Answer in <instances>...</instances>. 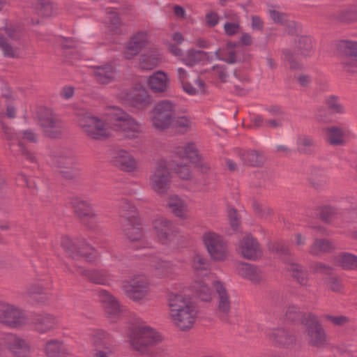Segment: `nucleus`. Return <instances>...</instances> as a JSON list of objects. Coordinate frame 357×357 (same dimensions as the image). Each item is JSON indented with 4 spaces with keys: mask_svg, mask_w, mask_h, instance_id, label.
I'll return each mask as SVG.
<instances>
[{
    "mask_svg": "<svg viewBox=\"0 0 357 357\" xmlns=\"http://www.w3.org/2000/svg\"><path fill=\"white\" fill-rule=\"evenodd\" d=\"M329 178L330 176L326 169L321 167H314L312 170L310 181L314 188L322 189L328 184Z\"/></svg>",
    "mask_w": 357,
    "mask_h": 357,
    "instance_id": "nucleus-35",
    "label": "nucleus"
},
{
    "mask_svg": "<svg viewBox=\"0 0 357 357\" xmlns=\"http://www.w3.org/2000/svg\"><path fill=\"white\" fill-rule=\"evenodd\" d=\"M312 41L307 36H301L298 40V50L301 54L307 56L312 50Z\"/></svg>",
    "mask_w": 357,
    "mask_h": 357,
    "instance_id": "nucleus-53",
    "label": "nucleus"
},
{
    "mask_svg": "<svg viewBox=\"0 0 357 357\" xmlns=\"http://www.w3.org/2000/svg\"><path fill=\"white\" fill-rule=\"evenodd\" d=\"M78 273L88 278L94 284L109 285L114 280V277L105 271L88 270L78 267Z\"/></svg>",
    "mask_w": 357,
    "mask_h": 357,
    "instance_id": "nucleus-30",
    "label": "nucleus"
},
{
    "mask_svg": "<svg viewBox=\"0 0 357 357\" xmlns=\"http://www.w3.org/2000/svg\"><path fill=\"white\" fill-rule=\"evenodd\" d=\"M316 149V142L313 137L307 135H300L296 139L297 151L303 155H312Z\"/></svg>",
    "mask_w": 357,
    "mask_h": 357,
    "instance_id": "nucleus-32",
    "label": "nucleus"
},
{
    "mask_svg": "<svg viewBox=\"0 0 357 357\" xmlns=\"http://www.w3.org/2000/svg\"><path fill=\"white\" fill-rule=\"evenodd\" d=\"M287 268L291 272L293 277L301 285H306L308 281L307 271L298 264L294 262H288Z\"/></svg>",
    "mask_w": 357,
    "mask_h": 357,
    "instance_id": "nucleus-43",
    "label": "nucleus"
},
{
    "mask_svg": "<svg viewBox=\"0 0 357 357\" xmlns=\"http://www.w3.org/2000/svg\"><path fill=\"white\" fill-rule=\"evenodd\" d=\"M335 262L345 270L357 269V256L347 252H343L335 258Z\"/></svg>",
    "mask_w": 357,
    "mask_h": 357,
    "instance_id": "nucleus-39",
    "label": "nucleus"
},
{
    "mask_svg": "<svg viewBox=\"0 0 357 357\" xmlns=\"http://www.w3.org/2000/svg\"><path fill=\"white\" fill-rule=\"evenodd\" d=\"M328 288L334 292H341L343 289L342 284L337 278H331L328 281Z\"/></svg>",
    "mask_w": 357,
    "mask_h": 357,
    "instance_id": "nucleus-64",
    "label": "nucleus"
},
{
    "mask_svg": "<svg viewBox=\"0 0 357 357\" xmlns=\"http://www.w3.org/2000/svg\"><path fill=\"white\" fill-rule=\"evenodd\" d=\"M174 126L180 131L185 132L190 129L192 125V121L187 116H178L173 121Z\"/></svg>",
    "mask_w": 357,
    "mask_h": 357,
    "instance_id": "nucleus-56",
    "label": "nucleus"
},
{
    "mask_svg": "<svg viewBox=\"0 0 357 357\" xmlns=\"http://www.w3.org/2000/svg\"><path fill=\"white\" fill-rule=\"evenodd\" d=\"M193 290L197 296L202 301L209 302L212 299L210 288L202 281H196L193 286Z\"/></svg>",
    "mask_w": 357,
    "mask_h": 357,
    "instance_id": "nucleus-47",
    "label": "nucleus"
},
{
    "mask_svg": "<svg viewBox=\"0 0 357 357\" xmlns=\"http://www.w3.org/2000/svg\"><path fill=\"white\" fill-rule=\"evenodd\" d=\"M213 75L219 79L222 82H226L229 78V73L224 66H215L212 68Z\"/></svg>",
    "mask_w": 357,
    "mask_h": 357,
    "instance_id": "nucleus-57",
    "label": "nucleus"
},
{
    "mask_svg": "<svg viewBox=\"0 0 357 357\" xmlns=\"http://www.w3.org/2000/svg\"><path fill=\"white\" fill-rule=\"evenodd\" d=\"M104 308L108 317L112 319L117 317L121 312L120 305L115 298L105 304Z\"/></svg>",
    "mask_w": 357,
    "mask_h": 357,
    "instance_id": "nucleus-54",
    "label": "nucleus"
},
{
    "mask_svg": "<svg viewBox=\"0 0 357 357\" xmlns=\"http://www.w3.org/2000/svg\"><path fill=\"white\" fill-rule=\"evenodd\" d=\"M162 340L161 335L153 328L145 324L133 327L129 334V343L132 349L142 354H148L149 348Z\"/></svg>",
    "mask_w": 357,
    "mask_h": 357,
    "instance_id": "nucleus-3",
    "label": "nucleus"
},
{
    "mask_svg": "<svg viewBox=\"0 0 357 357\" xmlns=\"http://www.w3.org/2000/svg\"><path fill=\"white\" fill-rule=\"evenodd\" d=\"M121 229L123 234L130 242L139 243L140 245L137 246V249L146 247L147 243L144 241V234L138 218H135V221H122Z\"/></svg>",
    "mask_w": 357,
    "mask_h": 357,
    "instance_id": "nucleus-19",
    "label": "nucleus"
},
{
    "mask_svg": "<svg viewBox=\"0 0 357 357\" xmlns=\"http://www.w3.org/2000/svg\"><path fill=\"white\" fill-rule=\"evenodd\" d=\"M192 266L195 271H206L208 268V260L199 255H195L192 259Z\"/></svg>",
    "mask_w": 357,
    "mask_h": 357,
    "instance_id": "nucleus-55",
    "label": "nucleus"
},
{
    "mask_svg": "<svg viewBox=\"0 0 357 357\" xmlns=\"http://www.w3.org/2000/svg\"><path fill=\"white\" fill-rule=\"evenodd\" d=\"M71 205L75 215L84 222L98 219V214L88 200L77 197L71 201Z\"/></svg>",
    "mask_w": 357,
    "mask_h": 357,
    "instance_id": "nucleus-21",
    "label": "nucleus"
},
{
    "mask_svg": "<svg viewBox=\"0 0 357 357\" xmlns=\"http://www.w3.org/2000/svg\"><path fill=\"white\" fill-rule=\"evenodd\" d=\"M45 354L48 357H62L67 354L63 342L58 340H50L46 342Z\"/></svg>",
    "mask_w": 357,
    "mask_h": 357,
    "instance_id": "nucleus-40",
    "label": "nucleus"
},
{
    "mask_svg": "<svg viewBox=\"0 0 357 357\" xmlns=\"http://www.w3.org/2000/svg\"><path fill=\"white\" fill-rule=\"evenodd\" d=\"M121 289L129 298L134 301H139L149 296L150 282L145 275H139L123 281Z\"/></svg>",
    "mask_w": 357,
    "mask_h": 357,
    "instance_id": "nucleus-11",
    "label": "nucleus"
},
{
    "mask_svg": "<svg viewBox=\"0 0 357 357\" xmlns=\"http://www.w3.org/2000/svg\"><path fill=\"white\" fill-rule=\"evenodd\" d=\"M266 335L268 340L278 347H288L296 342L295 336L284 328L269 329Z\"/></svg>",
    "mask_w": 357,
    "mask_h": 357,
    "instance_id": "nucleus-25",
    "label": "nucleus"
},
{
    "mask_svg": "<svg viewBox=\"0 0 357 357\" xmlns=\"http://www.w3.org/2000/svg\"><path fill=\"white\" fill-rule=\"evenodd\" d=\"M333 249V245L330 241L317 238L310 245L309 253L314 256H319Z\"/></svg>",
    "mask_w": 357,
    "mask_h": 357,
    "instance_id": "nucleus-41",
    "label": "nucleus"
},
{
    "mask_svg": "<svg viewBox=\"0 0 357 357\" xmlns=\"http://www.w3.org/2000/svg\"><path fill=\"white\" fill-rule=\"evenodd\" d=\"M1 129L4 138L9 142L8 145L12 152L21 154L31 162H36L34 154L25 149L23 142H37L38 135L36 133L30 129L24 130L20 133H15L12 128L3 123H1Z\"/></svg>",
    "mask_w": 357,
    "mask_h": 357,
    "instance_id": "nucleus-4",
    "label": "nucleus"
},
{
    "mask_svg": "<svg viewBox=\"0 0 357 357\" xmlns=\"http://www.w3.org/2000/svg\"><path fill=\"white\" fill-rule=\"evenodd\" d=\"M217 59L222 60L228 63H235L238 61L235 46L227 44V46L215 51Z\"/></svg>",
    "mask_w": 357,
    "mask_h": 357,
    "instance_id": "nucleus-42",
    "label": "nucleus"
},
{
    "mask_svg": "<svg viewBox=\"0 0 357 357\" xmlns=\"http://www.w3.org/2000/svg\"><path fill=\"white\" fill-rule=\"evenodd\" d=\"M36 9L39 15L50 17L56 12L57 8L52 0H38Z\"/></svg>",
    "mask_w": 357,
    "mask_h": 357,
    "instance_id": "nucleus-46",
    "label": "nucleus"
},
{
    "mask_svg": "<svg viewBox=\"0 0 357 357\" xmlns=\"http://www.w3.org/2000/svg\"><path fill=\"white\" fill-rule=\"evenodd\" d=\"M61 245L74 260L91 261L94 259L93 248L84 239H71L68 236H63Z\"/></svg>",
    "mask_w": 357,
    "mask_h": 357,
    "instance_id": "nucleus-8",
    "label": "nucleus"
},
{
    "mask_svg": "<svg viewBox=\"0 0 357 357\" xmlns=\"http://www.w3.org/2000/svg\"><path fill=\"white\" fill-rule=\"evenodd\" d=\"M122 221L134 220L138 218L135 206L127 199H122L119 204Z\"/></svg>",
    "mask_w": 357,
    "mask_h": 357,
    "instance_id": "nucleus-38",
    "label": "nucleus"
},
{
    "mask_svg": "<svg viewBox=\"0 0 357 357\" xmlns=\"http://www.w3.org/2000/svg\"><path fill=\"white\" fill-rule=\"evenodd\" d=\"M167 206L172 213L181 220L189 218V209L186 202L176 195L169 197Z\"/></svg>",
    "mask_w": 357,
    "mask_h": 357,
    "instance_id": "nucleus-31",
    "label": "nucleus"
},
{
    "mask_svg": "<svg viewBox=\"0 0 357 357\" xmlns=\"http://www.w3.org/2000/svg\"><path fill=\"white\" fill-rule=\"evenodd\" d=\"M326 105L328 107L333 113L336 114H344L345 112V108L344 105L340 102L336 96H331L326 99Z\"/></svg>",
    "mask_w": 357,
    "mask_h": 357,
    "instance_id": "nucleus-52",
    "label": "nucleus"
},
{
    "mask_svg": "<svg viewBox=\"0 0 357 357\" xmlns=\"http://www.w3.org/2000/svg\"><path fill=\"white\" fill-rule=\"evenodd\" d=\"M175 105L167 100L157 102L153 110L151 122L153 126L158 130H165L173 123Z\"/></svg>",
    "mask_w": 357,
    "mask_h": 357,
    "instance_id": "nucleus-10",
    "label": "nucleus"
},
{
    "mask_svg": "<svg viewBox=\"0 0 357 357\" xmlns=\"http://www.w3.org/2000/svg\"><path fill=\"white\" fill-rule=\"evenodd\" d=\"M148 43L147 33L145 31H139L135 33L128 42L123 55L126 59L134 58L146 47Z\"/></svg>",
    "mask_w": 357,
    "mask_h": 357,
    "instance_id": "nucleus-23",
    "label": "nucleus"
},
{
    "mask_svg": "<svg viewBox=\"0 0 357 357\" xmlns=\"http://www.w3.org/2000/svg\"><path fill=\"white\" fill-rule=\"evenodd\" d=\"M93 75L97 82L101 84H108L117 78L115 68L107 63L93 67Z\"/></svg>",
    "mask_w": 357,
    "mask_h": 357,
    "instance_id": "nucleus-29",
    "label": "nucleus"
},
{
    "mask_svg": "<svg viewBox=\"0 0 357 357\" xmlns=\"http://www.w3.org/2000/svg\"><path fill=\"white\" fill-rule=\"evenodd\" d=\"M225 17L230 21L224 24V31L226 35L232 36L241 31L240 17L236 13L228 12L225 14Z\"/></svg>",
    "mask_w": 357,
    "mask_h": 357,
    "instance_id": "nucleus-37",
    "label": "nucleus"
},
{
    "mask_svg": "<svg viewBox=\"0 0 357 357\" xmlns=\"http://www.w3.org/2000/svg\"><path fill=\"white\" fill-rule=\"evenodd\" d=\"M302 324L305 326L304 336L308 345L320 349L328 344L325 331L316 315L307 313L302 319Z\"/></svg>",
    "mask_w": 357,
    "mask_h": 357,
    "instance_id": "nucleus-5",
    "label": "nucleus"
},
{
    "mask_svg": "<svg viewBox=\"0 0 357 357\" xmlns=\"http://www.w3.org/2000/svg\"><path fill=\"white\" fill-rule=\"evenodd\" d=\"M306 314H302L298 308L296 306H289L287 311H286V314H285V316L287 317V319L289 321H297V320H301V321L302 322V319L304 315H305Z\"/></svg>",
    "mask_w": 357,
    "mask_h": 357,
    "instance_id": "nucleus-58",
    "label": "nucleus"
},
{
    "mask_svg": "<svg viewBox=\"0 0 357 357\" xmlns=\"http://www.w3.org/2000/svg\"><path fill=\"white\" fill-rule=\"evenodd\" d=\"M32 324L36 331L44 334L54 330L59 324V319L54 314L42 313L35 316Z\"/></svg>",
    "mask_w": 357,
    "mask_h": 357,
    "instance_id": "nucleus-22",
    "label": "nucleus"
},
{
    "mask_svg": "<svg viewBox=\"0 0 357 357\" xmlns=\"http://www.w3.org/2000/svg\"><path fill=\"white\" fill-rule=\"evenodd\" d=\"M202 241L212 259L224 261L227 257L228 247L222 236L210 231L203 234Z\"/></svg>",
    "mask_w": 357,
    "mask_h": 357,
    "instance_id": "nucleus-12",
    "label": "nucleus"
},
{
    "mask_svg": "<svg viewBox=\"0 0 357 357\" xmlns=\"http://www.w3.org/2000/svg\"><path fill=\"white\" fill-rule=\"evenodd\" d=\"M339 49L345 56L354 57L357 60V42L342 40L339 44Z\"/></svg>",
    "mask_w": 357,
    "mask_h": 357,
    "instance_id": "nucleus-49",
    "label": "nucleus"
},
{
    "mask_svg": "<svg viewBox=\"0 0 357 357\" xmlns=\"http://www.w3.org/2000/svg\"><path fill=\"white\" fill-rule=\"evenodd\" d=\"M208 58V53L204 51L190 50L188 52L185 58L183 59V62L188 66H192L201 61L207 59Z\"/></svg>",
    "mask_w": 357,
    "mask_h": 357,
    "instance_id": "nucleus-45",
    "label": "nucleus"
},
{
    "mask_svg": "<svg viewBox=\"0 0 357 357\" xmlns=\"http://www.w3.org/2000/svg\"><path fill=\"white\" fill-rule=\"evenodd\" d=\"M121 98L130 106L137 109H144L149 105L148 96L144 89L137 85L129 91L122 93Z\"/></svg>",
    "mask_w": 357,
    "mask_h": 357,
    "instance_id": "nucleus-20",
    "label": "nucleus"
},
{
    "mask_svg": "<svg viewBox=\"0 0 357 357\" xmlns=\"http://www.w3.org/2000/svg\"><path fill=\"white\" fill-rule=\"evenodd\" d=\"M240 157L244 164L252 167H261L266 161L264 154L257 150L243 151Z\"/></svg>",
    "mask_w": 357,
    "mask_h": 357,
    "instance_id": "nucleus-34",
    "label": "nucleus"
},
{
    "mask_svg": "<svg viewBox=\"0 0 357 357\" xmlns=\"http://www.w3.org/2000/svg\"><path fill=\"white\" fill-rule=\"evenodd\" d=\"M9 350L16 357H30L31 348L29 342L14 334H10L7 338Z\"/></svg>",
    "mask_w": 357,
    "mask_h": 357,
    "instance_id": "nucleus-24",
    "label": "nucleus"
},
{
    "mask_svg": "<svg viewBox=\"0 0 357 357\" xmlns=\"http://www.w3.org/2000/svg\"><path fill=\"white\" fill-rule=\"evenodd\" d=\"M228 218L229 220V223L233 228L234 230H237L238 227L240 225L239 218L237 213L236 210L234 208H231L228 211Z\"/></svg>",
    "mask_w": 357,
    "mask_h": 357,
    "instance_id": "nucleus-62",
    "label": "nucleus"
},
{
    "mask_svg": "<svg viewBox=\"0 0 357 357\" xmlns=\"http://www.w3.org/2000/svg\"><path fill=\"white\" fill-rule=\"evenodd\" d=\"M237 252L242 257L249 260H257L262 255L258 241L251 235H246L239 241Z\"/></svg>",
    "mask_w": 357,
    "mask_h": 357,
    "instance_id": "nucleus-18",
    "label": "nucleus"
},
{
    "mask_svg": "<svg viewBox=\"0 0 357 357\" xmlns=\"http://www.w3.org/2000/svg\"><path fill=\"white\" fill-rule=\"evenodd\" d=\"M155 274L159 278L174 279L176 275V265L169 261L158 260L154 264Z\"/></svg>",
    "mask_w": 357,
    "mask_h": 357,
    "instance_id": "nucleus-33",
    "label": "nucleus"
},
{
    "mask_svg": "<svg viewBox=\"0 0 357 357\" xmlns=\"http://www.w3.org/2000/svg\"><path fill=\"white\" fill-rule=\"evenodd\" d=\"M107 24L108 28L113 32L116 33H121V27L122 22L118 13L115 11L111 10L107 13Z\"/></svg>",
    "mask_w": 357,
    "mask_h": 357,
    "instance_id": "nucleus-48",
    "label": "nucleus"
},
{
    "mask_svg": "<svg viewBox=\"0 0 357 357\" xmlns=\"http://www.w3.org/2000/svg\"><path fill=\"white\" fill-rule=\"evenodd\" d=\"M114 164L123 171L132 172L139 167L137 160L127 151L119 150L113 157Z\"/></svg>",
    "mask_w": 357,
    "mask_h": 357,
    "instance_id": "nucleus-26",
    "label": "nucleus"
},
{
    "mask_svg": "<svg viewBox=\"0 0 357 357\" xmlns=\"http://www.w3.org/2000/svg\"><path fill=\"white\" fill-rule=\"evenodd\" d=\"M177 153L182 158H187L191 162L195 163L199 161V155L197 148L193 143H189L186 146L178 149Z\"/></svg>",
    "mask_w": 357,
    "mask_h": 357,
    "instance_id": "nucleus-44",
    "label": "nucleus"
},
{
    "mask_svg": "<svg viewBox=\"0 0 357 357\" xmlns=\"http://www.w3.org/2000/svg\"><path fill=\"white\" fill-rule=\"evenodd\" d=\"M50 163L66 178L72 179L78 174V162L72 151H61L52 153L50 155Z\"/></svg>",
    "mask_w": 357,
    "mask_h": 357,
    "instance_id": "nucleus-7",
    "label": "nucleus"
},
{
    "mask_svg": "<svg viewBox=\"0 0 357 357\" xmlns=\"http://www.w3.org/2000/svg\"><path fill=\"white\" fill-rule=\"evenodd\" d=\"M77 122L83 132L93 139H103L112 135L111 125L128 139H137L144 131L143 125L118 107L108 109L102 119L81 111Z\"/></svg>",
    "mask_w": 357,
    "mask_h": 357,
    "instance_id": "nucleus-1",
    "label": "nucleus"
},
{
    "mask_svg": "<svg viewBox=\"0 0 357 357\" xmlns=\"http://www.w3.org/2000/svg\"><path fill=\"white\" fill-rule=\"evenodd\" d=\"M236 270L238 275L254 284H258L264 279L262 271L256 266L248 263L238 264Z\"/></svg>",
    "mask_w": 357,
    "mask_h": 357,
    "instance_id": "nucleus-28",
    "label": "nucleus"
},
{
    "mask_svg": "<svg viewBox=\"0 0 357 357\" xmlns=\"http://www.w3.org/2000/svg\"><path fill=\"white\" fill-rule=\"evenodd\" d=\"M213 287L217 314L221 319L227 321L231 308V296L222 282L219 280L214 281Z\"/></svg>",
    "mask_w": 357,
    "mask_h": 357,
    "instance_id": "nucleus-13",
    "label": "nucleus"
},
{
    "mask_svg": "<svg viewBox=\"0 0 357 357\" xmlns=\"http://www.w3.org/2000/svg\"><path fill=\"white\" fill-rule=\"evenodd\" d=\"M172 181L171 172L166 161L159 160L156 162L149 178L151 188L157 194L166 195Z\"/></svg>",
    "mask_w": 357,
    "mask_h": 357,
    "instance_id": "nucleus-9",
    "label": "nucleus"
},
{
    "mask_svg": "<svg viewBox=\"0 0 357 357\" xmlns=\"http://www.w3.org/2000/svg\"><path fill=\"white\" fill-rule=\"evenodd\" d=\"M253 208L255 213L261 218H267L273 213V211L266 206L261 205L259 203H254Z\"/></svg>",
    "mask_w": 357,
    "mask_h": 357,
    "instance_id": "nucleus-59",
    "label": "nucleus"
},
{
    "mask_svg": "<svg viewBox=\"0 0 357 357\" xmlns=\"http://www.w3.org/2000/svg\"><path fill=\"white\" fill-rule=\"evenodd\" d=\"M22 36L20 29L13 26L0 29V49L6 57L18 56L19 49L11 44V40H19Z\"/></svg>",
    "mask_w": 357,
    "mask_h": 357,
    "instance_id": "nucleus-15",
    "label": "nucleus"
},
{
    "mask_svg": "<svg viewBox=\"0 0 357 357\" xmlns=\"http://www.w3.org/2000/svg\"><path fill=\"white\" fill-rule=\"evenodd\" d=\"M39 121L45 136L50 138H58L61 136L64 125L56 115L47 113L40 116Z\"/></svg>",
    "mask_w": 357,
    "mask_h": 357,
    "instance_id": "nucleus-17",
    "label": "nucleus"
},
{
    "mask_svg": "<svg viewBox=\"0 0 357 357\" xmlns=\"http://www.w3.org/2000/svg\"><path fill=\"white\" fill-rule=\"evenodd\" d=\"M29 322V315L20 307L0 301V323L11 329H22Z\"/></svg>",
    "mask_w": 357,
    "mask_h": 357,
    "instance_id": "nucleus-6",
    "label": "nucleus"
},
{
    "mask_svg": "<svg viewBox=\"0 0 357 357\" xmlns=\"http://www.w3.org/2000/svg\"><path fill=\"white\" fill-rule=\"evenodd\" d=\"M169 319L181 331L190 330L197 318L198 310L195 304L181 294H170L168 297Z\"/></svg>",
    "mask_w": 357,
    "mask_h": 357,
    "instance_id": "nucleus-2",
    "label": "nucleus"
},
{
    "mask_svg": "<svg viewBox=\"0 0 357 357\" xmlns=\"http://www.w3.org/2000/svg\"><path fill=\"white\" fill-rule=\"evenodd\" d=\"M271 19L278 24H286L287 22V16L285 13H280L276 10L272 9L269 10Z\"/></svg>",
    "mask_w": 357,
    "mask_h": 357,
    "instance_id": "nucleus-61",
    "label": "nucleus"
},
{
    "mask_svg": "<svg viewBox=\"0 0 357 357\" xmlns=\"http://www.w3.org/2000/svg\"><path fill=\"white\" fill-rule=\"evenodd\" d=\"M153 230L158 241L164 245L172 242L178 234L172 222L164 217L158 218L153 222Z\"/></svg>",
    "mask_w": 357,
    "mask_h": 357,
    "instance_id": "nucleus-16",
    "label": "nucleus"
},
{
    "mask_svg": "<svg viewBox=\"0 0 357 357\" xmlns=\"http://www.w3.org/2000/svg\"><path fill=\"white\" fill-rule=\"evenodd\" d=\"M195 84L197 87H194L190 83L187 82L186 83H183V84H182V87L184 91L190 95H195L199 93L205 92L206 84L202 79L199 77L195 79Z\"/></svg>",
    "mask_w": 357,
    "mask_h": 357,
    "instance_id": "nucleus-50",
    "label": "nucleus"
},
{
    "mask_svg": "<svg viewBox=\"0 0 357 357\" xmlns=\"http://www.w3.org/2000/svg\"><path fill=\"white\" fill-rule=\"evenodd\" d=\"M325 141L333 146H344L354 137L352 131L344 126H330L323 129Z\"/></svg>",
    "mask_w": 357,
    "mask_h": 357,
    "instance_id": "nucleus-14",
    "label": "nucleus"
},
{
    "mask_svg": "<svg viewBox=\"0 0 357 357\" xmlns=\"http://www.w3.org/2000/svg\"><path fill=\"white\" fill-rule=\"evenodd\" d=\"M158 64V58L154 55H142L139 59V67L142 70H152Z\"/></svg>",
    "mask_w": 357,
    "mask_h": 357,
    "instance_id": "nucleus-51",
    "label": "nucleus"
},
{
    "mask_svg": "<svg viewBox=\"0 0 357 357\" xmlns=\"http://www.w3.org/2000/svg\"><path fill=\"white\" fill-rule=\"evenodd\" d=\"M175 172L178 174V176L184 180H188L191 178V171L186 164L177 165L175 167Z\"/></svg>",
    "mask_w": 357,
    "mask_h": 357,
    "instance_id": "nucleus-60",
    "label": "nucleus"
},
{
    "mask_svg": "<svg viewBox=\"0 0 357 357\" xmlns=\"http://www.w3.org/2000/svg\"><path fill=\"white\" fill-rule=\"evenodd\" d=\"M236 80L233 81L234 92L239 96H245L249 91L247 84L250 79L247 74L241 70H236L234 73Z\"/></svg>",
    "mask_w": 357,
    "mask_h": 357,
    "instance_id": "nucleus-36",
    "label": "nucleus"
},
{
    "mask_svg": "<svg viewBox=\"0 0 357 357\" xmlns=\"http://www.w3.org/2000/svg\"><path fill=\"white\" fill-rule=\"evenodd\" d=\"M106 338V333L102 330H96L91 334V342L93 344L98 345Z\"/></svg>",
    "mask_w": 357,
    "mask_h": 357,
    "instance_id": "nucleus-63",
    "label": "nucleus"
},
{
    "mask_svg": "<svg viewBox=\"0 0 357 357\" xmlns=\"http://www.w3.org/2000/svg\"><path fill=\"white\" fill-rule=\"evenodd\" d=\"M147 84L153 92L164 93L169 88L170 79L166 73L158 70L149 77Z\"/></svg>",
    "mask_w": 357,
    "mask_h": 357,
    "instance_id": "nucleus-27",
    "label": "nucleus"
}]
</instances>
